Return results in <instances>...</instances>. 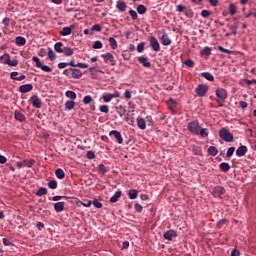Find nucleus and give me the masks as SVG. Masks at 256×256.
Masks as SVG:
<instances>
[{
  "label": "nucleus",
  "instance_id": "nucleus-1",
  "mask_svg": "<svg viewBox=\"0 0 256 256\" xmlns=\"http://www.w3.org/2000/svg\"><path fill=\"white\" fill-rule=\"evenodd\" d=\"M219 137L222 139V141H225L226 143H233V135L227 128H221L219 130Z\"/></svg>",
  "mask_w": 256,
  "mask_h": 256
},
{
  "label": "nucleus",
  "instance_id": "nucleus-2",
  "mask_svg": "<svg viewBox=\"0 0 256 256\" xmlns=\"http://www.w3.org/2000/svg\"><path fill=\"white\" fill-rule=\"evenodd\" d=\"M216 97V101L219 104V107H223V103H225V100L227 99V91L225 88L216 89Z\"/></svg>",
  "mask_w": 256,
  "mask_h": 256
},
{
  "label": "nucleus",
  "instance_id": "nucleus-3",
  "mask_svg": "<svg viewBox=\"0 0 256 256\" xmlns=\"http://www.w3.org/2000/svg\"><path fill=\"white\" fill-rule=\"evenodd\" d=\"M32 61H35L36 67H38V69H42L45 73H51V71H53V69H51V67H49L47 65H43V63L41 62V59H39V57H37V56H34L32 58Z\"/></svg>",
  "mask_w": 256,
  "mask_h": 256
},
{
  "label": "nucleus",
  "instance_id": "nucleus-4",
  "mask_svg": "<svg viewBox=\"0 0 256 256\" xmlns=\"http://www.w3.org/2000/svg\"><path fill=\"white\" fill-rule=\"evenodd\" d=\"M207 91H209V86L206 84H200L195 89V93L198 97H205L207 95Z\"/></svg>",
  "mask_w": 256,
  "mask_h": 256
},
{
  "label": "nucleus",
  "instance_id": "nucleus-5",
  "mask_svg": "<svg viewBox=\"0 0 256 256\" xmlns=\"http://www.w3.org/2000/svg\"><path fill=\"white\" fill-rule=\"evenodd\" d=\"M188 131L190 133H194V135H199V131L201 129V126H199V122H190L187 126Z\"/></svg>",
  "mask_w": 256,
  "mask_h": 256
},
{
  "label": "nucleus",
  "instance_id": "nucleus-6",
  "mask_svg": "<svg viewBox=\"0 0 256 256\" xmlns=\"http://www.w3.org/2000/svg\"><path fill=\"white\" fill-rule=\"evenodd\" d=\"M119 96H120L119 92H114L112 94L106 93L103 95L102 99L104 103H109L111 102L112 99H117V97Z\"/></svg>",
  "mask_w": 256,
  "mask_h": 256
},
{
  "label": "nucleus",
  "instance_id": "nucleus-7",
  "mask_svg": "<svg viewBox=\"0 0 256 256\" xmlns=\"http://www.w3.org/2000/svg\"><path fill=\"white\" fill-rule=\"evenodd\" d=\"M150 46L152 47L153 51H159L161 49V46L159 45V41L155 36H151L149 38Z\"/></svg>",
  "mask_w": 256,
  "mask_h": 256
},
{
  "label": "nucleus",
  "instance_id": "nucleus-8",
  "mask_svg": "<svg viewBox=\"0 0 256 256\" xmlns=\"http://www.w3.org/2000/svg\"><path fill=\"white\" fill-rule=\"evenodd\" d=\"M105 63H111V65H117V61L115 60V57L111 53H106L102 55Z\"/></svg>",
  "mask_w": 256,
  "mask_h": 256
},
{
  "label": "nucleus",
  "instance_id": "nucleus-9",
  "mask_svg": "<svg viewBox=\"0 0 256 256\" xmlns=\"http://www.w3.org/2000/svg\"><path fill=\"white\" fill-rule=\"evenodd\" d=\"M30 102L35 109H41V99L37 95H33L30 98Z\"/></svg>",
  "mask_w": 256,
  "mask_h": 256
},
{
  "label": "nucleus",
  "instance_id": "nucleus-10",
  "mask_svg": "<svg viewBox=\"0 0 256 256\" xmlns=\"http://www.w3.org/2000/svg\"><path fill=\"white\" fill-rule=\"evenodd\" d=\"M212 195L214 197H221V195H225V188H223V186H216L212 191Z\"/></svg>",
  "mask_w": 256,
  "mask_h": 256
},
{
  "label": "nucleus",
  "instance_id": "nucleus-11",
  "mask_svg": "<svg viewBox=\"0 0 256 256\" xmlns=\"http://www.w3.org/2000/svg\"><path fill=\"white\" fill-rule=\"evenodd\" d=\"M109 135L114 136L119 145L123 143V136L121 135V132L117 130H112L110 131Z\"/></svg>",
  "mask_w": 256,
  "mask_h": 256
},
{
  "label": "nucleus",
  "instance_id": "nucleus-12",
  "mask_svg": "<svg viewBox=\"0 0 256 256\" xmlns=\"http://www.w3.org/2000/svg\"><path fill=\"white\" fill-rule=\"evenodd\" d=\"M73 29H75V25H70L69 27H64L60 31V35H62V37H68V35H71V33L73 32Z\"/></svg>",
  "mask_w": 256,
  "mask_h": 256
},
{
  "label": "nucleus",
  "instance_id": "nucleus-13",
  "mask_svg": "<svg viewBox=\"0 0 256 256\" xmlns=\"http://www.w3.org/2000/svg\"><path fill=\"white\" fill-rule=\"evenodd\" d=\"M71 77L72 79H81V77H83V72L77 68H71Z\"/></svg>",
  "mask_w": 256,
  "mask_h": 256
},
{
  "label": "nucleus",
  "instance_id": "nucleus-14",
  "mask_svg": "<svg viewBox=\"0 0 256 256\" xmlns=\"http://www.w3.org/2000/svg\"><path fill=\"white\" fill-rule=\"evenodd\" d=\"M173 237H177V232L175 230H168L164 233V239H167V241H173Z\"/></svg>",
  "mask_w": 256,
  "mask_h": 256
},
{
  "label": "nucleus",
  "instance_id": "nucleus-15",
  "mask_svg": "<svg viewBox=\"0 0 256 256\" xmlns=\"http://www.w3.org/2000/svg\"><path fill=\"white\" fill-rule=\"evenodd\" d=\"M29 91H33V84H24L19 87L20 93H29Z\"/></svg>",
  "mask_w": 256,
  "mask_h": 256
},
{
  "label": "nucleus",
  "instance_id": "nucleus-16",
  "mask_svg": "<svg viewBox=\"0 0 256 256\" xmlns=\"http://www.w3.org/2000/svg\"><path fill=\"white\" fill-rule=\"evenodd\" d=\"M14 117L16 119V121H20V123H23V121H25V114H23V112L16 110L14 112Z\"/></svg>",
  "mask_w": 256,
  "mask_h": 256
},
{
  "label": "nucleus",
  "instance_id": "nucleus-17",
  "mask_svg": "<svg viewBox=\"0 0 256 256\" xmlns=\"http://www.w3.org/2000/svg\"><path fill=\"white\" fill-rule=\"evenodd\" d=\"M65 209V202H57L54 204V210L56 213H61Z\"/></svg>",
  "mask_w": 256,
  "mask_h": 256
},
{
  "label": "nucleus",
  "instance_id": "nucleus-18",
  "mask_svg": "<svg viewBox=\"0 0 256 256\" xmlns=\"http://www.w3.org/2000/svg\"><path fill=\"white\" fill-rule=\"evenodd\" d=\"M15 43L18 47H23L27 43V40L23 36H18L15 38Z\"/></svg>",
  "mask_w": 256,
  "mask_h": 256
},
{
  "label": "nucleus",
  "instance_id": "nucleus-19",
  "mask_svg": "<svg viewBox=\"0 0 256 256\" xmlns=\"http://www.w3.org/2000/svg\"><path fill=\"white\" fill-rule=\"evenodd\" d=\"M245 153H247V146H240L236 150L237 157H243V155H245Z\"/></svg>",
  "mask_w": 256,
  "mask_h": 256
},
{
  "label": "nucleus",
  "instance_id": "nucleus-20",
  "mask_svg": "<svg viewBox=\"0 0 256 256\" xmlns=\"http://www.w3.org/2000/svg\"><path fill=\"white\" fill-rule=\"evenodd\" d=\"M139 63L143 64V67H151V62L147 59V57H139L138 58Z\"/></svg>",
  "mask_w": 256,
  "mask_h": 256
},
{
  "label": "nucleus",
  "instance_id": "nucleus-21",
  "mask_svg": "<svg viewBox=\"0 0 256 256\" xmlns=\"http://www.w3.org/2000/svg\"><path fill=\"white\" fill-rule=\"evenodd\" d=\"M65 109H67V111H71V110L75 109V101H73V100L66 101Z\"/></svg>",
  "mask_w": 256,
  "mask_h": 256
},
{
  "label": "nucleus",
  "instance_id": "nucleus-22",
  "mask_svg": "<svg viewBox=\"0 0 256 256\" xmlns=\"http://www.w3.org/2000/svg\"><path fill=\"white\" fill-rule=\"evenodd\" d=\"M161 41H162V45H165V46L171 43V39L169 38V35H167V33H164L162 35Z\"/></svg>",
  "mask_w": 256,
  "mask_h": 256
},
{
  "label": "nucleus",
  "instance_id": "nucleus-23",
  "mask_svg": "<svg viewBox=\"0 0 256 256\" xmlns=\"http://www.w3.org/2000/svg\"><path fill=\"white\" fill-rule=\"evenodd\" d=\"M139 196V192L135 189H130L128 192V197L129 199H137V197Z\"/></svg>",
  "mask_w": 256,
  "mask_h": 256
},
{
  "label": "nucleus",
  "instance_id": "nucleus-24",
  "mask_svg": "<svg viewBox=\"0 0 256 256\" xmlns=\"http://www.w3.org/2000/svg\"><path fill=\"white\" fill-rule=\"evenodd\" d=\"M55 175L57 179H65V171H63L61 168L56 169Z\"/></svg>",
  "mask_w": 256,
  "mask_h": 256
},
{
  "label": "nucleus",
  "instance_id": "nucleus-25",
  "mask_svg": "<svg viewBox=\"0 0 256 256\" xmlns=\"http://www.w3.org/2000/svg\"><path fill=\"white\" fill-rule=\"evenodd\" d=\"M137 125H138L139 129H142V130L146 129V127H147L145 119H143V118L137 119Z\"/></svg>",
  "mask_w": 256,
  "mask_h": 256
},
{
  "label": "nucleus",
  "instance_id": "nucleus-26",
  "mask_svg": "<svg viewBox=\"0 0 256 256\" xmlns=\"http://www.w3.org/2000/svg\"><path fill=\"white\" fill-rule=\"evenodd\" d=\"M116 7H117L118 11L123 12V11H125V9H127V4L123 1H118Z\"/></svg>",
  "mask_w": 256,
  "mask_h": 256
},
{
  "label": "nucleus",
  "instance_id": "nucleus-27",
  "mask_svg": "<svg viewBox=\"0 0 256 256\" xmlns=\"http://www.w3.org/2000/svg\"><path fill=\"white\" fill-rule=\"evenodd\" d=\"M121 197V191H117L111 198L110 203H117L119 201V198Z\"/></svg>",
  "mask_w": 256,
  "mask_h": 256
},
{
  "label": "nucleus",
  "instance_id": "nucleus-28",
  "mask_svg": "<svg viewBox=\"0 0 256 256\" xmlns=\"http://www.w3.org/2000/svg\"><path fill=\"white\" fill-rule=\"evenodd\" d=\"M65 95L68 99H71L72 101H74V99H77V94L74 91L68 90L66 91Z\"/></svg>",
  "mask_w": 256,
  "mask_h": 256
},
{
  "label": "nucleus",
  "instance_id": "nucleus-29",
  "mask_svg": "<svg viewBox=\"0 0 256 256\" xmlns=\"http://www.w3.org/2000/svg\"><path fill=\"white\" fill-rule=\"evenodd\" d=\"M62 53L66 57H71V55H73V49H71L70 47H64Z\"/></svg>",
  "mask_w": 256,
  "mask_h": 256
},
{
  "label": "nucleus",
  "instance_id": "nucleus-30",
  "mask_svg": "<svg viewBox=\"0 0 256 256\" xmlns=\"http://www.w3.org/2000/svg\"><path fill=\"white\" fill-rule=\"evenodd\" d=\"M198 135H200V137H209V130L207 128H200Z\"/></svg>",
  "mask_w": 256,
  "mask_h": 256
},
{
  "label": "nucleus",
  "instance_id": "nucleus-31",
  "mask_svg": "<svg viewBox=\"0 0 256 256\" xmlns=\"http://www.w3.org/2000/svg\"><path fill=\"white\" fill-rule=\"evenodd\" d=\"M137 12L139 13V15H145V13H147V8L145 7V5L140 4L137 7Z\"/></svg>",
  "mask_w": 256,
  "mask_h": 256
},
{
  "label": "nucleus",
  "instance_id": "nucleus-32",
  "mask_svg": "<svg viewBox=\"0 0 256 256\" xmlns=\"http://www.w3.org/2000/svg\"><path fill=\"white\" fill-rule=\"evenodd\" d=\"M208 153L209 155H211L212 157H215V155H217V153H219V151L217 150V147L215 146H210L208 148Z\"/></svg>",
  "mask_w": 256,
  "mask_h": 256
},
{
  "label": "nucleus",
  "instance_id": "nucleus-33",
  "mask_svg": "<svg viewBox=\"0 0 256 256\" xmlns=\"http://www.w3.org/2000/svg\"><path fill=\"white\" fill-rule=\"evenodd\" d=\"M201 75L204 77V79H207V81L215 80V77L213 76V74H211L209 72H203Z\"/></svg>",
  "mask_w": 256,
  "mask_h": 256
},
{
  "label": "nucleus",
  "instance_id": "nucleus-34",
  "mask_svg": "<svg viewBox=\"0 0 256 256\" xmlns=\"http://www.w3.org/2000/svg\"><path fill=\"white\" fill-rule=\"evenodd\" d=\"M10 57L11 56H9V54H4V55L0 56L1 63H3V65H7L9 63Z\"/></svg>",
  "mask_w": 256,
  "mask_h": 256
},
{
  "label": "nucleus",
  "instance_id": "nucleus-35",
  "mask_svg": "<svg viewBox=\"0 0 256 256\" xmlns=\"http://www.w3.org/2000/svg\"><path fill=\"white\" fill-rule=\"evenodd\" d=\"M220 169H221V171H224L225 173H227V171H229V169H231V166L229 165V163L223 162L220 164Z\"/></svg>",
  "mask_w": 256,
  "mask_h": 256
},
{
  "label": "nucleus",
  "instance_id": "nucleus-36",
  "mask_svg": "<svg viewBox=\"0 0 256 256\" xmlns=\"http://www.w3.org/2000/svg\"><path fill=\"white\" fill-rule=\"evenodd\" d=\"M63 43L62 42H58L54 45V49L57 53H63Z\"/></svg>",
  "mask_w": 256,
  "mask_h": 256
},
{
  "label": "nucleus",
  "instance_id": "nucleus-37",
  "mask_svg": "<svg viewBox=\"0 0 256 256\" xmlns=\"http://www.w3.org/2000/svg\"><path fill=\"white\" fill-rule=\"evenodd\" d=\"M177 104V102L173 99H169L168 100V108L170 109V111H175V105Z\"/></svg>",
  "mask_w": 256,
  "mask_h": 256
},
{
  "label": "nucleus",
  "instance_id": "nucleus-38",
  "mask_svg": "<svg viewBox=\"0 0 256 256\" xmlns=\"http://www.w3.org/2000/svg\"><path fill=\"white\" fill-rule=\"evenodd\" d=\"M37 197H43V195H47V190L46 188H39L38 191L36 192Z\"/></svg>",
  "mask_w": 256,
  "mask_h": 256
},
{
  "label": "nucleus",
  "instance_id": "nucleus-39",
  "mask_svg": "<svg viewBox=\"0 0 256 256\" xmlns=\"http://www.w3.org/2000/svg\"><path fill=\"white\" fill-rule=\"evenodd\" d=\"M109 43H110L111 49H117V40H115V38L110 37L109 38Z\"/></svg>",
  "mask_w": 256,
  "mask_h": 256
},
{
  "label": "nucleus",
  "instance_id": "nucleus-40",
  "mask_svg": "<svg viewBox=\"0 0 256 256\" xmlns=\"http://www.w3.org/2000/svg\"><path fill=\"white\" fill-rule=\"evenodd\" d=\"M57 58V55L55 54V52L52 49L48 50V59H50V61H54V59Z\"/></svg>",
  "mask_w": 256,
  "mask_h": 256
},
{
  "label": "nucleus",
  "instance_id": "nucleus-41",
  "mask_svg": "<svg viewBox=\"0 0 256 256\" xmlns=\"http://www.w3.org/2000/svg\"><path fill=\"white\" fill-rule=\"evenodd\" d=\"M7 65L9 67H17V65H19V60H11V58H9Z\"/></svg>",
  "mask_w": 256,
  "mask_h": 256
},
{
  "label": "nucleus",
  "instance_id": "nucleus-42",
  "mask_svg": "<svg viewBox=\"0 0 256 256\" xmlns=\"http://www.w3.org/2000/svg\"><path fill=\"white\" fill-rule=\"evenodd\" d=\"M192 152H193L194 155H201V153H202L203 151L201 150V147H199V146H193V147H192Z\"/></svg>",
  "mask_w": 256,
  "mask_h": 256
},
{
  "label": "nucleus",
  "instance_id": "nucleus-43",
  "mask_svg": "<svg viewBox=\"0 0 256 256\" xmlns=\"http://www.w3.org/2000/svg\"><path fill=\"white\" fill-rule=\"evenodd\" d=\"M229 13L230 15H235V13H237V6H235V4H230L229 5Z\"/></svg>",
  "mask_w": 256,
  "mask_h": 256
},
{
  "label": "nucleus",
  "instance_id": "nucleus-44",
  "mask_svg": "<svg viewBox=\"0 0 256 256\" xmlns=\"http://www.w3.org/2000/svg\"><path fill=\"white\" fill-rule=\"evenodd\" d=\"M202 55H206V57H209V55H211V48L209 47H205L202 51H201Z\"/></svg>",
  "mask_w": 256,
  "mask_h": 256
},
{
  "label": "nucleus",
  "instance_id": "nucleus-45",
  "mask_svg": "<svg viewBox=\"0 0 256 256\" xmlns=\"http://www.w3.org/2000/svg\"><path fill=\"white\" fill-rule=\"evenodd\" d=\"M218 51H221V53H227L228 55H231V53H233V51L225 49L223 46H218Z\"/></svg>",
  "mask_w": 256,
  "mask_h": 256
},
{
  "label": "nucleus",
  "instance_id": "nucleus-46",
  "mask_svg": "<svg viewBox=\"0 0 256 256\" xmlns=\"http://www.w3.org/2000/svg\"><path fill=\"white\" fill-rule=\"evenodd\" d=\"M48 187H49L50 189H56V188H57V181H55V180L49 181V182H48Z\"/></svg>",
  "mask_w": 256,
  "mask_h": 256
},
{
  "label": "nucleus",
  "instance_id": "nucleus-47",
  "mask_svg": "<svg viewBox=\"0 0 256 256\" xmlns=\"http://www.w3.org/2000/svg\"><path fill=\"white\" fill-rule=\"evenodd\" d=\"M103 48V43L101 41H95L93 44V49H102Z\"/></svg>",
  "mask_w": 256,
  "mask_h": 256
},
{
  "label": "nucleus",
  "instance_id": "nucleus-48",
  "mask_svg": "<svg viewBox=\"0 0 256 256\" xmlns=\"http://www.w3.org/2000/svg\"><path fill=\"white\" fill-rule=\"evenodd\" d=\"M92 101H93V98H91V96H85L83 98L84 105H89V103H91Z\"/></svg>",
  "mask_w": 256,
  "mask_h": 256
},
{
  "label": "nucleus",
  "instance_id": "nucleus-49",
  "mask_svg": "<svg viewBox=\"0 0 256 256\" xmlns=\"http://www.w3.org/2000/svg\"><path fill=\"white\" fill-rule=\"evenodd\" d=\"M184 64L186 65V67H195V61L191 59L186 60Z\"/></svg>",
  "mask_w": 256,
  "mask_h": 256
},
{
  "label": "nucleus",
  "instance_id": "nucleus-50",
  "mask_svg": "<svg viewBox=\"0 0 256 256\" xmlns=\"http://www.w3.org/2000/svg\"><path fill=\"white\" fill-rule=\"evenodd\" d=\"M235 153V147H230L227 150L226 157H231Z\"/></svg>",
  "mask_w": 256,
  "mask_h": 256
},
{
  "label": "nucleus",
  "instance_id": "nucleus-51",
  "mask_svg": "<svg viewBox=\"0 0 256 256\" xmlns=\"http://www.w3.org/2000/svg\"><path fill=\"white\" fill-rule=\"evenodd\" d=\"M93 205L94 207H96L97 209H101V207H103V204L101 202H99V200L95 199L93 200Z\"/></svg>",
  "mask_w": 256,
  "mask_h": 256
},
{
  "label": "nucleus",
  "instance_id": "nucleus-52",
  "mask_svg": "<svg viewBox=\"0 0 256 256\" xmlns=\"http://www.w3.org/2000/svg\"><path fill=\"white\" fill-rule=\"evenodd\" d=\"M100 111L101 113H109V106L107 105L100 106Z\"/></svg>",
  "mask_w": 256,
  "mask_h": 256
},
{
  "label": "nucleus",
  "instance_id": "nucleus-53",
  "mask_svg": "<svg viewBox=\"0 0 256 256\" xmlns=\"http://www.w3.org/2000/svg\"><path fill=\"white\" fill-rule=\"evenodd\" d=\"M144 50H145V44H144V43H140V44L137 46V51H138V53H143Z\"/></svg>",
  "mask_w": 256,
  "mask_h": 256
},
{
  "label": "nucleus",
  "instance_id": "nucleus-54",
  "mask_svg": "<svg viewBox=\"0 0 256 256\" xmlns=\"http://www.w3.org/2000/svg\"><path fill=\"white\" fill-rule=\"evenodd\" d=\"M129 15L132 17L133 21L137 19V12L135 10H130Z\"/></svg>",
  "mask_w": 256,
  "mask_h": 256
},
{
  "label": "nucleus",
  "instance_id": "nucleus-55",
  "mask_svg": "<svg viewBox=\"0 0 256 256\" xmlns=\"http://www.w3.org/2000/svg\"><path fill=\"white\" fill-rule=\"evenodd\" d=\"M33 163H35L33 160H24L25 167H33Z\"/></svg>",
  "mask_w": 256,
  "mask_h": 256
},
{
  "label": "nucleus",
  "instance_id": "nucleus-56",
  "mask_svg": "<svg viewBox=\"0 0 256 256\" xmlns=\"http://www.w3.org/2000/svg\"><path fill=\"white\" fill-rule=\"evenodd\" d=\"M98 169H99V171H100V173H106L107 172V168L105 167V165H103V164H99L98 165Z\"/></svg>",
  "mask_w": 256,
  "mask_h": 256
},
{
  "label": "nucleus",
  "instance_id": "nucleus-57",
  "mask_svg": "<svg viewBox=\"0 0 256 256\" xmlns=\"http://www.w3.org/2000/svg\"><path fill=\"white\" fill-rule=\"evenodd\" d=\"M209 15H211V12H209V10H202L201 12V16L204 18L209 17Z\"/></svg>",
  "mask_w": 256,
  "mask_h": 256
},
{
  "label": "nucleus",
  "instance_id": "nucleus-58",
  "mask_svg": "<svg viewBox=\"0 0 256 256\" xmlns=\"http://www.w3.org/2000/svg\"><path fill=\"white\" fill-rule=\"evenodd\" d=\"M135 211H137V213H141V211H143V206H141V204H135Z\"/></svg>",
  "mask_w": 256,
  "mask_h": 256
},
{
  "label": "nucleus",
  "instance_id": "nucleus-59",
  "mask_svg": "<svg viewBox=\"0 0 256 256\" xmlns=\"http://www.w3.org/2000/svg\"><path fill=\"white\" fill-rule=\"evenodd\" d=\"M176 11H178V13H183L184 11H185V6H183V5H178L177 7H176Z\"/></svg>",
  "mask_w": 256,
  "mask_h": 256
},
{
  "label": "nucleus",
  "instance_id": "nucleus-60",
  "mask_svg": "<svg viewBox=\"0 0 256 256\" xmlns=\"http://www.w3.org/2000/svg\"><path fill=\"white\" fill-rule=\"evenodd\" d=\"M87 158H88V159H95V152H93V151H88V152H87Z\"/></svg>",
  "mask_w": 256,
  "mask_h": 256
},
{
  "label": "nucleus",
  "instance_id": "nucleus-61",
  "mask_svg": "<svg viewBox=\"0 0 256 256\" xmlns=\"http://www.w3.org/2000/svg\"><path fill=\"white\" fill-rule=\"evenodd\" d=\"M65 67H68L67 62H60L58 64V69H65Z\"/></svg>",
  "mask_w": 256,
  "mask_h": 256
},
{
  "label": "nucleus",
  "instance_id": "nucleus-62",
  "mask_svg": "<svg viewBox=\"0 0 256 256\" xmlns=\"http://www.w3.org/2000/svg\"><path fill=\"white\" fill-rule=\"evenodd\" d=\"M225 223H227V219L224 218V219L218 221L217 225H218V227H223V225H225Z\"/></svg>",
  "mask_w": 256,
  "mask_h": 256
},
{
  "label": "nucleus",
  "instance_id": "nucleus-63",
  "mask_svg": "<svg viewBox=\"0 0 256 256\" xmlns=\"http://www.w3.org/2000/svg\"><path fill=\"white\" fill-rule=\"evenodd\" d=\"M92 31H101V25L99 24H95L93 27H92Z\"/></svg>",
  "mask_w": 256,
  "mask_h": 256
},
{
  "label": "nucleus",
  "instance_id": "nucleus-64",
  "mask_svg": "<svg viewBox=\"0 0 256 256\" xmlns=\"http://www.w3.org/2000/svg\"><path fill=\"white\" fill-rule=\"evenodd\" d=\"M124 97H125V99H131V91L126 90L124 93Z\"/></svg>",
  "mask_w": 256,
  "mask_h": 256
}]
</instances>
